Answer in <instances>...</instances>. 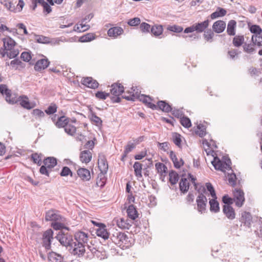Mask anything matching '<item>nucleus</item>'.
I'll return each instance as SVG.
<instances>
[{"mask_svg":"<svg viewBox=\"0 0 262 262\" xmlns=\"http://www.w3.org/2000/svg\"><path fill=\"white\" fill-rule=\"evenodd\" d=\"M128 93L129 94L128 96L124 95L122 97L129 101H135L136 99H139L140 101L146 104L151 109H157V105L151 102V98L146 95L141 94L139 93L138 90L136 88L132 87L131 91H128Z\"/></svg>","mask_w":262,"mask_h":262,"instance_id":"f257e3e1","label":"nucleus"},{"mask_svg":"<svg viewBox=\"0 0 262 262\" xmlns=\"http://www.w3.org/2000/svg\"><path fill=\"white\" fill-rule=\"evenodd\" d=\"M56 238L62 246L66 247L67 250L74 244L73 236L68 232L60 231L56 236Z\"/></svg>","mask_w":262,"mask_h":262,"instance_id":"f03ea898","label":"nucleus"},{"mask_svg":"<svg viewBox=\"0 0 262 262\" xmlns=\"http://www.w3.org/2000/svg\"><path fill=\"white\" fill-rule=\"evenodd\" d=\"M111 239L113 243L119 247H124L128 243V237L125 233L118 231H115L112 234Z\"/></svg>","mask_w":262,"mask_h":262,"instance_id":"7ed1b4c3","label":"nucleus"},{"mask_svg":"<svg viewBox=\"0 0 262 262\" xmlns=\"http://www.w3.org/2000/svg\"><path fill=\"white\" fill-rule=\"evenodd\" d=\"M68 250L72 255L77 257H80L85 254V246L82 244L74 241V244L70 246Z\"/></svg>","mask_w":262,"mask_h":262,"instance_id":"20e7f679","label":"nucleus"},{"mask_svg":"<svg viewBox=\"0 0 262 262\" xmlns=\"http://www.w3.org/2000/svg\"><path fill=\"white\" fill-rule=\"evenodd\" d=\"M90 234L88 232H84L81 231H77L74 234V239L75 242L82 244L83 245L86 246H88L89 249L93 252V250L90 248L91 247L88 245V242L89 239Z\"/></svg>","mask_w":262,"mask_h":262,"instance_id":"39448f33","label":"nucleus"},{"mask_svg":"<svg viewBox=\"0 0 262 262\" xmlns=\"http://www.w3.org/2000/svg\"><path fill=\"white\" fill-rule=\"evenodd\" d=\"M53 231L52 229L46 231L42 235V246L47 250L50 249L51 241L53 239Z\"/></svg>","mask_w":262,"mask_h":262,"instance_id":"423d86ee","label":"nucleus"},{"mask_svg":"<svg viewBox=\"0 0 262 262\" xmlns=\"http://www.w3.org/2000/svg\"><path fill=\"white\" fill-rule=\"evenodd\" d=\"M196 202L198 211L201 213H205L207 204V199L206 195L199 194L196 199Z\"/></svg>","mask_w":262,"mask_h":262,"instance_id":"0eeeda50","label":"nucleus"},{"mask_svg":"<svg viewBox=\"0 0 262 262\" xmlns=\"http://www.w3.org/2000/svg\"><path fill=\"white\" fill-rule=\"evenodd\" d=\"M233 201L236 206L241 207L243 206L245 202V197L244 193L242 190L236 189L233 191Z\"/></svg>","mask_w":262,"mask_h":262,"instance_id":"6e6552de","label":"nucleus"},{"mask_svg":"<svg viewBox=\"0 0 262 262\" xmlns=\"http://www.w3.org/2000/svg\"><path fill=\"white\" fill-rule=\"evenodd\" d=\"M116 223L117 226L122 229H129L132 226L133 222L128 219L122 217L118 218L114 220Z\"/></svg>","mask_w":262,"mask_h":262,"instance_id":"1a4fd4ad","label":"nucleus"},{"mask_svg":"<svg viewBox=\"0 0 262 262\" xmlns=\"http://www.w3.org/2000/svg\"><path fill=\"white\" fill-rule=\"evenodd\" d=\"M99 228L96 229V234L98 236L101 237L104 239H108L109 237V233L107 231L106 226L102 223H98Z\"/></svg>","mask_w":262,"mask_h":262,"instance_id":"9d476101","label":"nucleus"},{"mask_svg":"<svg viewBox=\"0 0 262 262\" xmlns=\"http://www.w3.org/2000/svg\"><path fill=\"white\" fill-rule=\"evenodd\" d=\"M45 220L47 221H51L54 222L55 221H62V217L55 211L51 210L46 212Z\"/></svg>","mask_w":262,"mask_h":262,"instance_id":"9b49d317","label":"nucleus"},{"mask_svg":"<svg viewBox=\"0 0 262 262\" xmlns=\"http://www.w3.org/2000/svg\"><path fill=\"white\" fill-rule=\"evenodd\" d=\"M98 165L101 173L105 174L107 172L108 170V164L104 156H99Z\"/></svg>","mask_w":262,"mask_h":262,"instance_id":"f8f14e48","label":"nucleus"},{"mask_svg":"<svg viewBox=\"0 0 262 262\" xmlns=\"http://www.w3.org/2000/svg\"><path fill=\"white\" fill-rule=\"evenodd\" d=\"M48 260L49 262H65L63 256L53 251L48 254Z\"/></svg>","mask_w":262,"mask_h":262,"instance_id":"ddd939ff","label":"nucleus"},{"mask_svg":"<svg viewBox=\"0 0 262 262\" xmlns=\"http://www.w3.org/2000/svg\"><path fill=\"white\" fill-rule=\"evenodd\" d=\"M223 212L229 220H232L235 217L234 210L230 205H224Z\"/></svg>","mask_w":262,"mask_h":262,"instance_id":"4468645a","label":"nucleus"},{"mask_svg":"<svg viewBox=\"0 0 262 262\" xmlns=\"http://www.w3.org/2000/svg\"><path fill=\"white\" fill-rule=\"evenodd\" d=\"M252 217L251 214L245 211L242 213L240 221L244 226L250 227L252 222Z\"/></svg>","mask_w":262,"mask_h":262,"instance_id":"2eb2a0df","label":"nucleus"},{"mask_svg":"<svg viewBox=\"0 0 262 262\" xmlns=\"http://www.w3.org/2000/svg\"><path fill=\"white\" fill-rule=\"evenodd\" d=\"M50 62L48 59H41L38 60L34 66V69L37 71H40L47 68Z\"/></svg>","mask_w":262,"mask_h":262,"instance_id":"dca6fc26","label":"nucleus"},{"mask_svg":"<svg viewBox=\"0 0 262 262\" xmlns=\"http://www.w3.org/2000/svg\"><path fill=\"white\" fill-rule=\"evenodd\" d=\"M209 21L208 19L205 20L204 21L197 23L194 24L195 31L197 33H202L205 31V30L209 26Z\"/></svg>","mask_w":262,"mask_h":262,"instance_id":"f3484780","label":"nucleus"},{"mask_svg":"<svg viewBox=\"0 0 262 262\" xmlns=\"http://www.w3.org/2000/svg\"><path fill=\"white\" fill-rule=\"evenodd\" d=\"M226 25L225 22L223 20H217L214 23L212 26V29L215 32L220 33L224 31Z\"/></svg>","mask_w":262,"mask_h":262,"instance_id":"a211bd4d","label":"nucleus"},{"mask_svg":"<svg viewBox=\"0 0 262 262\" xmlns=\"http://www.w3.org/2000/svg\"><path fill=\"white\" fill-rule=\"evenodd\" d=\"M82 83L91 89L98 88L99 83L92 77H86L82 79Z\"/></svg>","mask_w":262,"mask_h":262,"instance_id":"6ab92c4d","label":"nucleus"},{"mask_svg":"<svg viewBox=\"0 0 262 262\" xmlns=\"http://www.w3.org/2000/svg\"><path fill=\"white\" fill-rule=\"evenodd\" d=\"M78 176L83 180L88 181L91 179L90 171L85 168H79L77 171Z\"/></svg>","mask_w":262,"mask_h":262,"instance_id":"aec40b11","label":"nucleus"},{"mask_svg":"<svg viewBox=\"0 0 262 262\" xmlns=\"http://www.w3.org/2000/svg\"><path fill=\"white\" fill-rule=\"evenodd\" d=\"M111 93L115 96H119L124 92V88L120 84L114 83L111 85Z\"/></svg>","mask_w":262,"mask_h":262,"instance_id":"412c9836","label":"nucleus"},{"mask_svg":"<svg viewBox=\"0 0 262 262\" xmlns=\"http://www.w3.org/2000/svg\"><path fill=\"white\" fill-rule=\"evenodd\" d=\"M123 33V30L121 27H114L108 29L107 34L110 37H117Z\"/></svg>","mask_w":262,"mask_h":262,"instance_id":"4be33fe9","label":"nucleus"},{"mask_svg":"<svg viewBox=\"0 0 262 262\" xmlns=\"http://www.w3.org/2000/svg\"><path fill=\"white\" fill-rule=\"evenodd\" d=\"M92 158V153L89 150H83L80 153V159L82 163L86 164L89 163L91 160Z\"/></svg>","mask_w":262,"mask_h":262,"instance_id":"5701e85b","label":"nucleus"},{"mask_svg":"<svg viewBox=\"0 0 262 262\" xmlns=\"http://www.w3.org/2000/svg\"><path fill=\"white\" fill-rule=\"evenodd\" d=\"M169 157L173 163L174 166L176 168H180L184 164L183 160L180 158L179 160L177 157L176 155L173 151H170L169 153Z\"/></svg>","mask_w":262,"mask_h":262,"instance_id":"b1692460","label":"nucleus"},{"mask_svg":"<svg viewBox=\"0 0 262 262\" xmlns=\"http://www.w3.org/2000/svg\"><path fill=\"white\" fill-rule=\"evenodd\" d=\"M126 211L128 216L132 221L138 217V214L136 208L133 205H129Z\"/></svg>","mask_w":262,"mask_h":262,"instance_id":"393cba45","label":"nucleus"},{"mask_svg":"<svg viewBox=\"0 0 262 262\" xmlns=\"http://www.w3.org/2000/svg\"><path fill=\"white\" fill-rule=\"evenodd\" d=\"M4 47L7 50H11L15 46V41L9 37H7L3 39Z\"/></svg>","mask_w":262,"mask_h":262,"instance_id":"a878e982","label":"nucleus"},{"mask_svg":"<svg viewBox=\"0 0 262 262\" xmlns=\"http://www.w3.org/2000/svg\"><path fill=\"white\" fill-rule=\"evenodd\" d=\"M217 196L212 198L209 200V204L210 205V210L211 212L215 213L218 212L220 211L219 203L216 201Z\"/></svg>","mask_w":262,"mask_h":262,"instance_id":"bb28decb","label":"nucleus"},{"mask_svg":"<svg viewBox=\"0 0 262 262\" xmlns=\"http://www.w3.org/2000/svg\"><path fill=\"white\" fill-rule=\"evenodd\" d=\"M69 122V119L64 116L58 117L57 120L55 122V125L58 128L64 127Z\"/></svg>","mask_w":262,"mask_h":262,"instance_id":"cd10ccee","label":"nucleus"},{"mask_svg":"<svg viewBox=\"0 0 262 262\" xmlns=\"http://www.w3.org/2000/svg\"><path fill=\"white\" fill-rule=\"evenodd\" d=\"M20 99L19 100L20 104L24 108L30 110L35 106L34 104L30 102L28 97L26 96L20 97Z\"/></svg>","mask_w":262,"mask_h":262,"instance_id":"c85d7f7f","label":"nucleus"},{"mask_svg":"<svg viewBox=\"0 0 262 262\" xmlns=\"http://www.w3.org/2000/svg\"><path fill=\"white\" fill-rule=\"evenodd\" d=\"M226 13L227 11L225 9L218 7L216 11L210 15V18L212 19H214L219 17L224 16L226 15Z\"/></svg>","mask_w":262,"mask_h":262,"instance_id":"c756f323","label":"nucleus"},{"mask_svg":"<svg viewBox=\"0 0 262 262\" xmlns=\"http://www.w3.org/2000/svg\"><path fill=\"white\" fill-rule=\"evenodd\" d=\"M236 22L234 20H230L227 25V32L229 35L233 36L235 34Z\"/></svg>","mask_w":262,"mask_h":262,"instance_id":"7c9ffc66","label":"nucleus"},{"mask_svg":"<svg viewBox=\"0 0 262 262\" xmlns=\"http://www.w3.org/2000/svg\"><path fill=\"white\" fill-rule=\"evenodd\" d=\"M180 189L183 193L186 192L189 188V184L187 178H182L179 183Z\"/></svg>","mask_w":262,"mask_h":262,"instance_id":"2f4dec72","label":"nucleus"},{"mask_svg":"<svg viewBox=\"0 0 262 262\" xmlns=\"http://www.w3.org/2000/svg\"><path fill=\"white\" fill-rule=\"evenodd\" d=\"M0 93H1L3 95L5 94L6 95V100L7 101L9 102L10 103L13 102V101H11L10 99V97L11 96V91L7 88L6 85H0Z\"/></svg>","mask_w":262,"mask_h":262,"instance_id":"473e14b6","label":"nucleus"},{"mask_svg":"<svg viewBox=\"0 0 262 262\" xmlns=\"http://www.w3.org/2000/svg\"><path fill=\"white\" fill-rule=\"evenodd\" d=\"M157 108L161 110L163 112H169L172 111V107L164 101H159L157 105Z\"/></svg>","mask_w":262,"mask_h":262,"instance_id":"72a5a7b5","label":"nucleus"},{"mask_svg":"<svg viewBox=\"0 0 262 262\" xmlns=\"http://www.w3.org/2000/svg\"><path fill=\"white\" fill-rule=\"evenodd\" d=\"M43 164L47 168H51L56 165L57 160L54 157H48L43 160Z\"/></svg>","mask_w":262,"mask_h":262,"instance_id":"f704fd0d","label":"nucleus"},{"mask_svg":"<svg viewBox=\"0 0 262 262\" xmlns=\"http://www.w3.org/2000/svg\"><path fill=\"white\" fill-rule=\"evenodd\" d=\"M151 32L155 36H159L163 32V27L161 25H155L150 29Z\"/></svg>","mask_w":262,"mask_h":262,"instance_id":"c9c22d12","label":"nucleus"},{"mask_svg":"<svg viewBox=\"0 0 262 262\" xmlns=\"http://www.w3.org/2000/svg\"><path fill=\"white\" fill-rule=\"evenodd\" d=\"M158 173L162 176L166 173L167 167L162 163H157L155 165Z\"/></svg>","mask_w":262,"mask_h":262,"instance_id":"e433bc0d","label":"nucleus"},{"mask_svg":"<svg viewBox=\"0 0 262 262\" xmlns=\"http://www.w3.org/2000/svg\"><path fill=\"white\" fill-rule=\"evenodd\" d=\"M35 39L37 42L43 44H49L50 37L40 35H35Z\"/></svg>","mask_w":262,"mask_h":262,"instance_id":"4c0bfd02","label":"nucleus"},{"mask_svg":"<svg viewBox=\"0 0 262 262\" xmlns=\"http://www.w3.org/2000/svg\"><path fill=\"white\" fill-rule=\"evenodd\" d=\"M252 41L254 45L257 46L258 47L262 46V35H253Z\"/></svg>","mask_w":262,"mask_h":262,"instance_id":"58836bf2","label":"nucleus"},{"mask_svg":"<svg viewBox=\"0 0 262 262\" xmlns=\"http://www.w3.org/2000/svg\"><path fill=\"white\" fill-rule=\"evenodd\" d=\"M91 121L97 126L102 125V120L99 117L97 116L95 114L91 113L89 116Z\"/></svg>","mask_w":262,"mask_h":262,"instance_id":"ea45409f","label":"nucleus"},{"mask_svg":"<svg viewBox=\"0 0 262 262\" xmlns=\"http://www.w3.org/2000/svg\"><path fill=\"white\" fill-rule=\"evenodd\" d=\"M244 42V37L243 35H237L233 38V44L236 47H239Z\"/></svg>","mask_w":262,"mask_h":262,"instance_id":"a19ab883","label":"nucleus"},{"mask_svg":"<svg viewBox=\"0 0 262 262\" xmlns=\"http://www.w3.org/2000/svg\"><path fill=\"white\" fill-rule=\"evenodd\" d=\"M133 167L136 176L137 177H142L141 171L142 169V164L138 162H136L133 165Z\"/></svg>","mask_w":262,"mask_h":262,"instance_id":"79ce46f5","label":"nucleus"},{"mask_svg":"<svg viewBox=\"0 0 262 262\" xmlns=\"http://www.w3.org/2000/svg\"><path fill=\"white\" fill-rule=\"evenodd\" d=\"M66 41V39L63 37H56L50 38L49 39V43L52 46L59 45L60 42H63Z\"/></svg>","mask_w":262,"mask_h":262,"instance_id":"37998d69","label":"nucleus"},{"mask_svg":"<svg viewBox=\"0 0 262 262\" xmlns=\"http://www.w3.org/2000/svg\"><path fill=\"white\" fill-rule=\"evenodd\" d=\"M169 182L172 185L176 184L179 179L178 174L173 171H171L169 173Z\"/></svg>","mask_w":262,"mask_h":262,"instance_id":"c03bdc74","label":"nucleus"},{"mask_svg":"<svg viewBox=\"0 0 262 262\" xmlns=\"http://www.w3.org/2000/svg\"><path fill=\"white\" fill-rule=\"evenodd\" d=\"M64 132L70 136H73L76 131V128L73 125L67 124L64 127Z\"/></svg>","mask_w":262,"mask_h":262,"instance_id":"a18cd8bd","label":"nucleus"},{"mask_svg":"<svg viewBox=\"0 0 262 262\" xmlns=\"http://www.w3.org/2000/svg\"><path fill=\"white\" fill-rule=\"evenodd\" d=\"M212 164L213 165L215 169L223 170V161H221L217 158H214V160L212 162Z\"/></svg>","mask_w":262,"mask_h":262,"instance_id":"49530a36","label":"nucleus"},{"mask_svg":"<svg viewBox=\"0 0 262 262\" xmlns=\"http://www.w3.org/2000/svg\"><path fill=\"white\" fill-rule=\"evenodd\" d=\"M95 39V35L93 33H88L80 38L81 42L91 41Z\"/></svg>","mask_w":262,"mask_h":262,"instance_id":"de8ad7c7","label":"nucleus"},{"mask_svg":"<svg viewBox=\"0 0 262 262\" xmlns=\"http://www.w3.org/2000/svg\"><path fill=\"white\" fill-rule=\"evenodd\" d=\"M195 189L198 192L199 194L205 195L207 193V191L205 187L199 183H194Z\"/></svg>","mask_w":262,"mask_h":262,"instance_id":"09e8293b","label":"nucleus"},{"mask_svg":"<svg viewBox=\"0 0 262 262\" xmlns=\"http://www.w3.org/2000/svg\"><path fill=\"white\" fill-rule=\"evenodd\" d=\"M180 122L182 125L186 128H189L191 126V121L189 118L184 116L181 118Z\"/></svg>","mask_w":262,"mask_h":262,"instance_id":"8fccbe9b","label":"nucleus"},{"mask_svg":"<svg viewBox=\"0 0 262 262\" xmlns=\"http://www.w3.org/2000/svg\"><path fill=\"white\" fill-rule=\"evenodd\" d=\"M63 220L62 219V221H55L52 223V227L55 229V230H61L64 228V225L61 223Z\"/></svg>","mask_w":262,"mask_h":262,"instance_id":"3c124183","label":"nucleus"},{"mask_svg":"<svg viewBox=\"0 0 262 262\" xmlns=\"http://www.w3.org/2000/svg\"><path fill=\"white\" fill-rule=\"evenodd\" d=\"M198 130L196 131V133L199 135L200 137H202L206 135V128L205 127L200 124L197 126Z\"/></svg>","mask_w":262,"mask_h":262,"instance_id":"603ef678","label":"nucleus"},{"mask_svg":"<svg viewBox=\"0 0 262 262\" xmlns=\"http://www.w3.org/2000/svg\"><path fill=\"white\" fill-rule=\"evenodd\" d=\"M250 30L252 33L254 34V35L261 34L262 32L261 28L259 26L256 25L251 26L250 28Z\"/></svg>","mask_w":262,"mask_h":262,"instance_id":"864d4df0","label":"nucleus"},{"mask_svg":"<svg viewBox=\"0 0 262 262\" xmlns=\"http://www.w3.org/2000/svg\"><path fill=\"white\" fill-rule=\"evenodd\" d=\"M172 141L174 143L178 146L180 147L181 143V136L178 133H174L172 135Z\"/></svg>","mask_w":262,"mask_h":262,"instance_id":"5fc2aeb1","label":"nucleus"},{"mask_svg":"<svg viewBox=\"0 0 262 262\" xmlns=\"http://www.w3.org/2000/svg\"><path fill=\"white\" fill-rule=\"evenodd\" d=\"M31 158L34 162V163L38 164V165H40L41 164V157L40 155H38L37 153H34L32 154Z\"/></svg>","mask_w":262,"mask_h":262,"instance_id":"6e6d98bb","label":"nucleus"},{"mask_svg":"<svg viewBox=\"0 0 262 262\" xmlns=\"http://www.w3.org/2000/svg\"><path fill=\"white\" fill-rule=\"evenodd\" d=\"M206 187L207 190L210 192V195L211 196L212 198H214L216 196L214 188L211 183H206Z\"/></svg>","mask_w":262,"mask_h":262,"instance_id":"4d7b16f0","label":"nucleus"},{"mask_svg":"<svg viewBox=\"0 0 262 262\" xmlns=\"http://www.w3.org/2000/svg\"><path fill=\"white\" fill-rule=\"evenodd\" d=\"M38 2L39 4H41L47 13H49L51 12L52 9L50 5L46 2L44 1V0H38Z\"/></svg>","mask_w":262,"mask_h":262,"instance_id":"13d9d810","label":"nucleus"},{"mask_svg":"<svg viewBox=\"0 0 262 262\" xmlns=\"http://www.w3.org/2000/svg\"><path fill=\"white\" fill-rule=\"evenodd\" d=\"M213 36L214 33L211 30H208L207 31H205L204 34L205 39L208 41H211Z\"/></svg>","mask_w":262,"mask_h":262,"instance_id":"bf43d9fd","label":"nucleus"},{"mask_svg":"<svg viewBox=\"0 0 262 262\" xmlns=\"http://www.w3.org/2000/svg\"><path fill=\"white\" fill-rule=\"evenodd\" d=\"M167 29L170 31L177 33H180L183 31L182 27L177 25L169 26L167 27Z\"/></svg>","mask_w":262,"mask_h":262,"instance_id":"052dcab7","label":"nucleus"},{"mask_svg":"<svg viewBox=\"0 0 262 262\" xmlns=\"http://www.w3.org/2000/svg\"><path fill=\"white\" fill-rule=\"evenodd\" d=\"M110 95V93H105L104 92L99 91L97 93H96L95 96L96 97L101 100H105L106 99L107 97H108Z\"/></svg>","mask_w":262,"mask_h":262,"instance_id":"680f3d73","label":"nucleus"},{"mask_svg":"<svg viewBox=\"0 0 262 262\" xmlns=\"http://www.w3.org/2000/svg\"><path fill=\"white\" fill-rule=\"evenodd\" d=\"M231 164V160L229 159H225V161L223 162V170L225 171L226 170H229L231 168L230 164Z\"/></svg>","mask_w":262,"mask_h":262,"instance_id":"e2e57ef3","label":"nucleus"},{"mask_svg":"<svg viewBox=\"0 0 262 262\" xmlns=\"http://www.w3.org/2000/svg\"><path fill=\"white\" fill-rule=\"evenodd\" d=\"M72 176V172L71 169L67 166H64L62 168L61 171L60 172V175L62 177L68 176V175Z\"/></svg>","mask_w":262,"mask_h":262,"instance_id":"0e129e2a","label":"nucleus"},{"mask_svg":"<svg viewBox=\"0 0 262 262\" xmlns=\"http://www.w3.org/2000/svg\"><path fill=\"white\" fill-rule=\"evenodd\" d=\"M228 177L229 184L232 186H234L235 185L236 180V175L232 173L231 174H228Z\"/></svg>","mask_w":262,"mask_h":262,"instance_id":"69168bd1","label":"nucleus"},{"mask_svg":"<svg viewBox=\"0 0 262 262\" xmlns=\"http://www.w3.org/2000/svg\"><path fill=\"white\" fill-rule=\"evenodd\" d=\"M140 19L138 17H135L134 18L129 19L127 24L130 26H136L140 23Z\"/></svg>","mask_w":262,"mask_h":262,"instance_id":"338daca9","label":"nucleus"},{"mask_svg":"<svg viewBox=\"0 0 262 262\" xmlns=\"http://www.w3.org/2000/svg\"><path fill=\"white\" fill-rule=\"evenodd\" d=\"M243 48L244 51L249 54H252L255 51V49L252 47V45H251V44H245L243 46Z\"/></svg>","mask_w":262,"mask_h":262,"instance_id":"774afa93","label":"nucleus"}]
</instances>
